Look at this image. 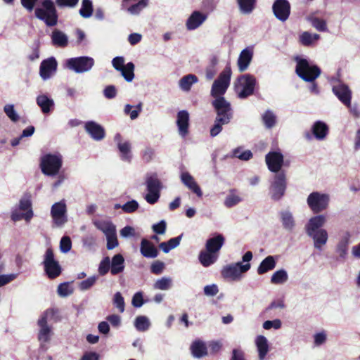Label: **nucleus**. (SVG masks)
<instances>
[{"label":"nucleus","mask_w":360,"mask_h":360,"mask_svg":"<svg viewBox=\"0 0 360 360\" xmlns=\"http://www.w3.org/2000/svg\"><path fill=\"white\" fill-rule=\"evenodd\" d=\"M329 134L328 126L323 121H316L311 126V131H306L304 137L310 141L313 138L318 141L326 139Z\"/></svg>","instance_id":"ddd939ff"},{"label":"nucleus","mask_w":360,"mask_h":360,"mask_svg":"<svg viewBox=\"0 0 360 360\" xmlns=\"http://www.w3.org/2000/svg\"><path fill=\"white\" fill-rule=\"evenodd\" d=\"M66 205L62 202H56L51 207V214L57 226L63 225L65 221Z\"/></svg>","instance_id":"a211bd4d"},{"label":"nucleus","mask_w":360,"mask_h":360,"mask_svg":"<svg viewBox=\"0 0 360 360\" xmlns=\"http://www.w3.org/2000/svg\"><path fill=\"white\" fill-rule=\"evenodd\" d=\"M134 64L132 62H129L119 71L121 72V75L124 78V79L127 82H130L134 78Z\"/></svg>","instance_id":"58836bf2"},{"label":"nucleus","mask_w":360,"mask_h":360,"mask_svg":"<svg viewBox=\"0 0 360 360\" xmlns=\"http://www.w3.org/2000/svg\"><path fill=\"white\" fill-rule=\"evenodd\" d=\"M4 111L6 116L13 122H17L20 116L18 112L15 111L14 108V105L13 104H6L4 107Z\"/></svg>","instance_id":"3c124183"},{"label":"nucleus","mask_w":360,"mask_h":360,"mask_svg":"<svg viewBox=\"0 0 360 360\" xmlns=\"http://www.w3.org/2000/svg\"><path fill=\"white\" fill-rule=\"evenodd\" d=\"M252 153L250 150H245L243 151V148L241 147H238L233 150L232 154L230 155V158H252ZM225 158H229V155H226Z\"/></svg>","instance_id":"bf43d9fd"},{"label":"nucleus","mask_w":360,"mask_h":360,"mask_svg":"<svg viewBox=\"0 0 360 360\" xmlns=\"http://www.w3.org/2000/svg\"><path fill=\"white\" fill-rule=\"evenodd\" d=\"M225 243V238L221 233H217L214 236L207 240L205 243V249L208 252L218 254Z\"/></svg>","instance_id":"aec40b11"},{"label":"nucleus","mask_w":360,"mask_h":360,"mask_svg":"<svg viewBox=\"0 0 360 360\" xmlns=\"http://www.w3.org/2000/svg\"><path fill=\"white\" fill-rule=\"evenodd\" d=\"M198 82V78L195 75L188 74L179 80V86L183 91H189L192 85Z\"/></svg>","instance_id":"e433bc0d"},{"label":"nucleus","mask_w":360,"mask_h":360,"mask_svg":"<svg viewBox=\"0 0 360 360\" xmlns=\"http://www.w3.org/2000/svg\"><path fill=\"white\" fill-rule=\"evenodd\" d=\"M252 51L248 49H243L238 59V70L240 72L245 71L252 58Z\"/></svg>","instance_id":"cd10ccee"},{"label":"nucleus","mask_w":360,"mask_h":360,"mask_svg":"<svg viewBox=\"0 0 360 360\" xmlns=\"http://www.w3.org/2000/svg\"><path fill=\"white\" fill-rule=\"evenodd\" d=\"M34 216L33 211L18 213L17 212H13L11 214V219L13 221H20L21 219H25L27 222H29Z\"/></svg>","instance_id":"6e6d98bb"},{"label":"nucleus","mask_w":360,"mask_h":360,"mask_svg":"<svg viewBox=\"0 0 360 360\" xmlns=\"http://www.w3.org/2000/svg\"><path fill=\"white\" fill-rule=\"evenodd\" d=\"M93 12L92 2L90 0H82L79 14L84 18H90Z\"/></svg>","instance_id":"a18cd8bd"},{"label":"nucleus","mask_w":360,"mask_h":360,"mask_svg":"<svg viewBox=\"0 0 360 360\" xmlns=\"http://www.w3.org/2000/svg\"><path fill=\"white\" fill-rule=\"evenodd\" d=\"M212 106L216 112L214 123L210 129L212 136H217L221 131L223 125L229 124L233 118V111L230 102L224 97L217 98L212 101Z\"/></svg>","instance_id":"f257e3e1"},{"label":"nucleus","mask_w":360,"mask_h":360,"mask_svg":"<svg viewBox=\"0 0 360 360\" xmlns=\"http://www.w3.org/2000/svg\"><path fill=\"white\" fill-rule=\"evenodd\" d=\"M131 304L134 307L136 308L141 307L144 304L142 292H137L134 295Z\"/></svg>","instance_id":"0e129e2a"},{"label":"nucleus","mask_w":360,"mask_h":360,"mask_svg":"<svg viewBox=\"0 0 360 360\" xmlns=\"http://www.w3.org/2000/svg\"><path fill=\"white\" fill-rule=\"evenodd\" d=\"M96 280V278L95 276H92L82 281L79 283V288L82 290H88L95 283Z\"/></svg>","instance_id":"338daca9"},{"label":"nucleus","mask_w":360,"mask_h":360,"mask_svg":"<svg viewBox=\"0 0 360 360\" xmlns=\"http://www.w3.org/2000/svg\"><path fill=\"white\" fill-rule=\"evenodd\" d=\"M172 279L169 277H162L155 281L153 285L155 289L166 290L172 287Z\"/></svg>","instance_id":"de8ad7c7"},{"label":"nucleus","mask_w":360,"mask_h":360,"mask_svg":"<svg viewBox=\"0 0 360 360\" xmlns=\"http://www.w3.org/2000/svg\"><path fill=\"white\" fill-rule=\"evenodd\" d=\"M207 16L200 11H194L186 21V27L188 30L198 28L206 20Z\"/></svg>","instance_id":"bb28decb"},{"label":"nucleus","mask_w":360,"mask_h":360,"mask_svg":"<svg viewBox=\"0 0 360 360\" xmlns=\"http://www.w3.org/2000/svg\"><path fill=\"white\" fill-rule=\"evenodd\" d=\"M191 351L195 358H202L207 354V349L205 342L201 340H195L191 345Z\"/></svg>","instance_id":"c756f323"},{"label":"nucleus","mask_w":360,"mask_h":360,"mask_svg":"<svg viewBox=\"0 0 360 360\" xmlns=\"http://www.w3.org/2000/svg\"><path fill=\"white\" fill-rule=\"evenodd\" d=\"M262 121L268 129L272 128L276 122V117L271 110H266L262 115Z\"/></svg>","instance_id":"49530a36"},{"label":"nucleus","mask_w":360,"mask_h":360,"mask_svg":"<svg viewBox=\"0 0 360 360\" xmlns=\"http://www.w3.org/2000/svg\"><path fill=\"white\" fill-rule=\"evenodd\" d=\"M57 70V62L53 57L44 60L40 65L39 75L44 80H47L55 74Z\"/></svg>","instance_id":"dca6fc26"},{"label":"nucleus","mask_w":360,"mask_h":360,"mask_svg":"<svg viewBox=\"0 0 360 360\" xmlns=\"http://www.w3.org/2000/svg\"><path fill=\"white\" fill-rule=\"evenodd\" d=\"M134 326L139 331H145L148 329L150 323L146 316H139L136 318Z\"/></svg>","instance_id":"09e8293b"},{"label":"nucleus","mask_w":360,"mask_h":360,"mask_svg":"<svg viewBox=\"0 0 360 360\" xmlns=\"http://www.w3.org/2000/svg\"><path fill=\"white\" fill-rule=\"evenodd\" d=\"M44 271L50 279H54L58 277L62 271V269L54 258V253L51 248H48L44 255L43 262Z\"/></svg>","instance_id":"0eeeda50"},{"label":"nucleus","mask_w":360,"mask_h":360,"mask_svg":"<svg viewBox=\"0 0 360 360\" xmlns=\"http://www.w3.org/2000/svg\"><path fill=\"white\" fill-rule=\"evenodd\" d=\"M307 235L314 240V247L317 249H321L328 240V233L325 229L309 232Z\"/></svg>","instance_id":"a878e982"},{"label":"nucleus","mask_w":360,"mask_h":360,"mask_svg":"<svg viewBox=\"0 0 360 360\" xmlns=\"http://www.w3.org/2000/svg\"><path fill=\"white\" fill-rule=\"evenodd\" d=\"M250 266V263L243 264L239 262L224 266L221 271V274L224 279L236 281L240 279L241 274L247 272Z\"/></svg>","instance_id":"6e6552de"},{"label":"nucleus","mask_w":360,"mask_h":360,"mask_svg":"<svg viewBox=\"0 0 360 360\" xmlns=\"http://www.w3.org/2000/svg\"><path fill=\"white\" fill-rule=\"evenodd\" d=\"M110 259L109 257H105L100 263L98 267V272L101 275L106 274L110 270Z\"/></svg>","instance_id":"052dcab7"},{"label":"nucleus","mask_w":360,"mask_h":360,"mask_svg":"<svg viewBox=\"0 0 360 360\" xmlns=\"http://www.w3.org/2000/svg\"><path fill=\"white\" fill-rule=\"evenodd\" d=\"M276 266V260L274 256L269 255L264 258L259 265L257 272L259 275H263L273 270Z\"/></svg>","instance_id":"c85d7f7f"},{"label":"nucleus","mask_w":360,"mask_h":360,"mask_svg":"<svg viewBox=\"0 0 360 360\" xmlns=\"http://www.w3.org/2000/svg\"><path fill=\"white\" fill-rule=\"evenodd\" d=\"M295 72L297 76L305 82H314L321 75V70L317 65H311L304 58L297 62Z\"/></svg>","instance_id":"f03ea898"},{"label":"nucleus","mask_w":360,"mask_h":360,"mask_svg":"<svg viewBox=\"0 0 360 360\" xmlns=\"http://www.w3.org/2000/svg\"><path fill=\"white\" fill-rule=\"evenodd\" d=\"M307 204L314 214L320 213L328 207L330 198L328 194L315 191L308 195Z\"/></svg>","instance_id":"423d86ee"},{"label":"nucleus","mask_w":360,"mask_h":360,"mask_svg":"<svg viewBox=\"0 0 360 360\" xmlns=\"http://www.w3.org/2000/svg\"><path fill=\"white\" fill-rule=\"evenodd\" d=\"M148 193L145 196L146 202L150 205L156 203L160 197L162 188V183L157 174H153L148 176L146 181Z\"/></svg>","instance_id":"20e7f679"},{"label":"nucleus","mask_w":360,"mask_h":360,"mask_svg":"<svg viewBox=\"0 0 360 360\" xmlns=\"http://www.w3.org/2000/svg\"><path fill=\"white\" fill-rule=\"evenodd\" d=\"M62 159H41L40 164L42 172L51 176L56 174L62 165Z\"/></svg>","instance_id":"f3484780"},{"label":"nucleus","mask_w":360,"mask_h":360,"mask_svg":"<svg viewBox=\"0 0 360 360\" xmlns=\"http://www.w3.org/2000/svg\"><path fill=\"white\" fill-rule=\"evenodd\" d=\"M148 0H139L137 3L132 4L128 8L131 14H139L148 5Z\"/></svg>","instance_id":"5fc2aeb1"},{"label":"nucleus","mask_w":360,"mask_h":360,"mask_svg":"<svg viewBox=\"0 0 360 360\" xmlns=\"http://www.w3.org/2000/svg\"><path fill=\"white\" fill-rule=\"evenodd\" d=\"M57 292L60 297H67L73 293V288L69 283L65 282L58 285Z\"/></svg>","instance_id":"4d7b16f0"},{"label":"nucleus","mask_w":360,"mask_h":360,"mask_svg":"<svg viewBox=\"0 0 360 360\" xmlns=\"http://www.w3.org/2000/svg\"><path fill=\"white\" fill-rule=\"evenodd\" d=\"M198 259L203 266L208 267L216 262L218 259V254L208 252L205 249V250H202L200 252Z\"/></svg>","instance_id":"2f4dec72"},{"label":"nucleus","mask_w":360,"mask_h":360,"mask_svg":"<svg viewBox=\"0 0 360 360\" xmlns=\"http://www.w3.org/2000/svg\"><path fill=\"white\" fill-rule=\"evenodd\" d=\"M94 64V59L90 57H78L70 58L66 61L68 68L77 73L87 72Z\"/></svg>","instance_id":"9d476101"},{"label":"nucleus","mask_w":360,"mask_h":360,"mask_svg":"<svg viewBox=\"0 0 360 360\" xmlns=\"http://www.w3.org/2000/svg\"><path fill=\"white\" fill-rule=\"evenodd\" d=\"M84 128L86 131L95 141H101L105 137L104 129L95 122H86Z\"/></svg>","instance_id":"6ab92c4d"},{"label":"nucleus","mask_w":360,"mask_h":360,"mask_svg":"<svg viewBox=\"0 0 360 360\" xmlns=\"http://www.w3.org/2000/svg\"><path fill=\"white\" fill-rule=\"evenodd\" d=\"M140 252L146 258H155L159 254L155 245L146 238H143L141 241Z\"/></svg>","instance_id":"412c9836"},{"label":"nucleus","mask_w":360,"mask_h":360,"mask_svg":"<svg viewBox=\"0 0 360 360\" xmlns=\"http://www.w3.org/2000/svg\"><path fill=\"white\" fill-rule=\"evenodd\" d=\"M72 248V242L68 236H63L60 242V248L61 252H68Z\"/></svg>","instance_id":"e2e57ef3"},{"label":"nucleus","mask_w":360,"mask_h":360,"mask_svg":"<svg viewBox=\"0 0 360 360\" xmlns=\"http://www.w3.org/2000/svg\"><path fill=\"white\" fill-rule=\"evenodd\" d=\"M53 44L56 46L65 47L68 44V37L63 32L55 30L51 34Z\"/></svg>","instance_id":"f704fd0d"},{"label":"nucleus","mask_w":360,"mask_h":360,"mask_svg":"<svg viewBox=\"0 0 360 360\" xmlns=\"http://www.w3.org/2000/svg\"><path fill=\"white\" fill-rule=\"evenodd\" d=\"M243 200V198L238 195V191L236 188H232L229 191V194L224 200V205L231 208L239 204Z\"/></svg>","instance_id":"473e14b6"},{"label":"nucleus","mask_w":360,"mask_h":360,"mask_svg":"<svg viewBox=\"0 0 360 360\" xmlns=\"http://www.w3.org/2000/svg\"><path fill=\"white\" fill-rule=\"evenodd\" d=\"M231 76V70L229 67H226L219 75L218 78L214 80L212 84L211 96L217 99V98L224 97L223 95L226 93L230 84Z\"/></svg>","instance_id":"7ed1b4c3"},{"label":"nucleus","mask_w":360,"mask_h":360,"mask_svg":"<svg viewBox=\"0 0 360 360\" xmlns=\"http://www.w3.org/2000/svg\"><path fill=\"white\" fill-rule=\"evenodd\" d=\"M44 8H37L35 10L36 16L44 20L49 26H53L57 23V15L53 3L51 0H44L42 2Z\"/></svg>","instance_id":"39448f33"},{"label":"nucleus","mask_w":360,"mask_h":360,"mask_svg":"<svg viewBox=\"0 0 360 360\" xmlns=\"http://www.w3.org/2000/svg\"><path fill=\"white\" fill-rule=\"evenodd\" d=\"M119 208H122L125 213H133L139 208V203L136 200H131L127 202L123 205H120V204L114 205V209Z\"/></svg>","instance_id":"79ce46f5"},{"label":"nucleus","mask_w":360,"mask_h":360,"mask_svg":"<svg viewBox=\"0 0 360 360\" xmlns=\"http://www.w3.org/2000/svg\"><path fill=\"white\" fill-rule=\"evenodd\" d=\"M124 259L120 254L114 255V275L122 272L124 269Z\"/></svg>","instance_id":"603ef678"},{"label":"nucleus","mask_w":360,"mask_h":360,"mask_svg":"<svg viewBox=\"0 0 360 360\" xmlns=\"http://www.w3.org/2000/svg\"><path fill=\"white\" fill-rule=\"evenodd\" d=\"M320 35L318 34H311L308 32H304L300 36V42L305 46H309L312 44L314 41L319 39Z\"/></svg>","instance_id":"37998d69"},{"label":"nucleus","mask_w":360,"mask_h":360,"mask_svg":"<svg viewBox=\"0 0 360 360\" xmlns=\"http://www.w3.org/2000/svg\"><path fill=\"white\" fill-rule=\"evenodd\" d=\"M37 103L41 108V111L46 114L49 113L51 108L54 105V101L45 94H41L37 96Z\"/></svg>","instance_id":"72a5a7b5"},{"label":"nucleus","mask_w":360,"mask_h":360,"mask_svg":"<svg viewBox=\"0 0 360 360\" xmlns=\"http://www.w3.org/2000/svg\"><path fill=\"white\" fill-rule=\"evenodd\" d=\"M58 310L55 309H48L45 311L44 314L38 320V326L40 327V330L38 333V339L39 341L43 342H47L51 339V329L47 325V319L49 316H53Z\"/></svg>","instance_id":"f8f14e48"},{"label":"nucleus","mask_w":360,"mask_h":360,"mask_svg":"<svg viewBox=\"0 0 360 360\" xmlns=\"http://www.w3.org/2000/svg\"><path fill=\"white\" fill-rule=\"evenodd\" d=\"M311 25L319 32H325L327 30V25L326 20L314 17L310 19Z\"/></svg>","instance_id":"13d9d810"},{"label":"nucleus","mask_w":360,"mask_h":360,"mask_svg":"<svg viewBox=\"0 0 360 360\" xmlns=\"http://www.w3.org/2000/svg\"><path fill=\"white\" fill-rule=\"evenodd\" d=\"M95 225L105 234L107 248L112 250V224L110 221L101 220L95 222Z\"/></svg>","instance_id":"5701e85b"},{"label":"nucleus","mask_w":360,"mask_h":360,"mask_svg":"<svg viewBox=\"0 0 360 360\" xmlns=\"http://www.w3.org/2000/svg\"><path fill=\"white\" fill-rule=\"evenodd\" d=\"M176 124L179 133L182 136L188 134L189 114L186 110H181L177 113Z\"/></svg>","instance_id":"4be33fe9"},{"label":"nucleus","mask_w":360,"mask_h":360,"mask_svg":"<svg viewBox=\"0 0 360 360\" xmlns=\"http://www.w3.org/2000/svg\"><path fill=\"white\" fill-rule=\"evenodd\" d=\"M114 303L116 304L117 309L120 312L124 310V301L120 292H117L114 295Z\"/></svg>","instance_id":"69168bd1"},{"label":"nucleus","mask_w":360,"mask_h":360,"mask_svg":"<svg viewBox=\"0 0 360 360\" xmlns=\"http://www.w3.org/2000/svg\"><path fill=\"white\" fill-rule=\"evenodd\" d=\"M332 91L345 106L348 108L351 106L352 92L347 84L340 83L334 85Z\"/></svg>","instance_id":"2eb2a0df"},{"label":"nucleus","mask_w":360,"mask_h":360,"mask_svg":"<svg viewBox=\"0 0 360 360\" xmlns=\"http://www.w3.org/2000/svg\"><path fill=\"white\" fill-rule=\"evenodd\" d=\"M291 6L288 0H276L272 5L274 16L281 22H285L290 17Z\"/></svg>","instance_id":"4468645a"},{"label":"nucleus","mask_w":360,"mask_h":360,"mask_svg":"<svg viewBox=\"0 0 360 360\" xmlns=\"http://www.w3.org/2000/svg\"><path fill=\"white\" fill-rule=\"evenodd\" d=\"M268 169L276 174L281 172V167L283 165L284 159H265Z\"/></svg>","instance_id":"c03bdc74"},{"label":"nucleus","mask_w":360,"mask_h":360,"mask_svg":"<svg viewBox=\"0 0 360 360\" xmlns=\"http://www.w3.org/2000/svg\"><path fill=\"white\" fill-rule=\"evenodd\" d=\"M134 106L127 104L124 107V112L127 115H129L130 118L131 120H135L138 117L139 113L142 110V104L140 103L137 105L135 106L134 109L132 110Z\"/></svg>","instance_id":"8fccbe9b"},{"label":"nucleus","mask_w":360,"mask_h":360,"mask_svg":"<svg viewBox=\"0 0 360 360\" xmlns=\"http://www.w3.org/2000/svg\"><path fill=\"white\" fill-rule=\"evenodd\" d=\"M218 292L219 288L216 284L207 285L204 287V293L207 296H215Z\"/></svg>","instance_id":"774afa93"},{"label":"nucleus","mask_w":360,"mask_h":360,"mask_svg":"<svg viewBox=\"0 0 360 360\" xmlns=\"http://www.w3.org/2000/svg\"><path fill=\"white\" fill-rule=\"evenodd\" d=\"M281 220L283 228L292 231L295 225L294 218L291 212L283 211L281 212Z\"/></svg>","instance_id":"4c0bfd02"},{"label":"nucleus","mask_w":360,"mask_h":360,"mask_svg":"<svg viewBox=\"0 0 360 360\" xmlns=\"http://www.w3.org/2000/svg\"><path fill=\"white\" fill-rule=\"evenodd\" d=\"M240 10L243 13H250L255 9L257 0H237Z\"/></svg>","instance_id":"a19ab883"},{"label":"nucleus","mask_w":360,"mask_h":360,"mask_svg":"<svg viewBox=\"0 0 360 360\" xmlns=\"http://www.w3.org/2000/svg\"><path fill=\"white\" fill-rule=\"evenodd\" d=\"M288 279V276L285 270L280 269L275 271L271 278V283L275 285L283 284Z\"/></svg>","instance_id":"ea45409f"},{"label":"nucleus","mask_w":360,"mask_h":360,"mask_svg":"<svg viewBox=\"0 0 360 360\" xmlns=\"http://www.w3.org/2000/svg\"><path fill=\"white\" fill-rule=\"evenodd\" d=\"M19 209L25 212L32 211L30 195H25L19 202Z\"/></svg>","instance_id":"864d4df0"},{"label":"nucleus","mask_w":360,"mask_h":360,"mask_svg":"<svg viewBox=\"0 0 360 360\" xmlns=\"http://www.w3.org/2000/svg\"><path fill=\"white\" fill-rule=\"evenodd\" d=\"M255 343L259 353V358L262 360L269 352L267 339L264 335H258L256 338Z\"/></svg>","instance_id":"c9c22d12"},{"label":"nucleus","mask_w":360,"mask_h":360,"mask_svg":"<svg viewBox=\"0 0 360 360\" xmlns=\"http://www.w3.org/2000/svg\"><path fill=\"white\" fill-rule=\"evenodd\" d=\"M241 90L238 92V96L244 99L254 94L256 85L255 77L250 74L242 75L238 78Z\"/></svg>","instance_id":"1a4fd4ad"},{"label":"nucleus","mask_w":360,"mask_h":360,"mask_svg":"<svg viewBox=\"0 0 360 360\" xmlns=\"http://www.w3.org/2000/svg\"><path fill=\"white\" fill-rule=\"evenodd\" d=\"M326 222V217L323 215H317L311 217L306 225L307 233L321 229Z\"/></svg>","instance_id":"7c9ffc66"},{"label":"nucleus","mask_w":360,"mask_h":360,"mask_svg":"<svg viewBox=\"0 0 360 360\" xmlns=\"http://www.w3.org/2000/svg\"><path fill=\"white\" fill-rule=\"evenodd\" d=\"M165 269V264L160 261H155L150 266V272L155 275L160 274Z\"/></svg>","instance_id":"680f3d73"},{"label":"nucleus","mask_w":360,"mask_h":360,"mask_svg":"<svg viewBox=\"0 0 360 360\" xmlns=\"http://www.w3.org/2000/svg\"><path fill=\"white\" fill-rule=\"evenodd\" d=\"M350 237L349 232H345L336 246V253L338 254L339 258L342 260H345L347 255Z\"/></svg>","instance_id":"b1692460"},{"label":"nucleus","mask_w":360,"mask_h":360,"mask_svg":"<svg viewBox=\"0 0 360 360\" xmlns=\"http://www.w3.org/2000/svg\"><path fill=\"white\" fill-rule=\"evenodd\" d=\"M286 185L285 172L282 170V172L276 174L274 181L271 184V193L273 200H278L284 195Z\"/></svg>","instance_id":"9b49d317"},{"label":"nucleus","mask_w":360,"mask_h":360,"mask_svg":"<svg viewBox=\"0 0 360 360\" xmlns=\"http://www.w3.org/2000/svg\"><path fill=\"white\" fill-rule=\"evenodd\" d=\"M181 179L183 184L198 197H201L202 195V192L200 186L188 172H183L181 175Z\"/></svg>","instance_id":"393cba45"}]
</instances>
